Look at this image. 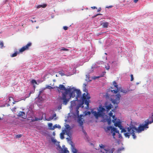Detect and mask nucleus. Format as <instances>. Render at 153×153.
I'll list each match as a JSON object with an SVG mask.
<instances>
[{"label": "nucleus", "instance_id": "obj_1", "mask_svg": "<svg viewBox=\"0 0 153 153\" xmlns=\"http://www.w3.org/2000/svg\"><path fill=\"white\" fill-rule=\"evenodd\" d=\"M78 99H76L71 101L69 107L70 113L72 114L73 117L74 119L77 118L79 115V108H84V104L81 102L79 101Z\"/></svg>", "mask_w": 153, "mask_h": 153}, {"label": "nucleus", "instance_id": "obj_2", "mask_svg": "<svg viewBox=\"0 0 153 153\" xmlns=\"http://www.w3.org/2000/svg\"><path fill=\"white\" fill-rule=\"evenodd\" d=\"M85 81L87 82V83L83 84V91L84 92H85L86 94L84 93L82 95L81 94V96L79 98V99H78V100L79 101L81 102L84 105H86L87 106L85 108H86L88 107L89 104L91 102V100H90L91 97L90 94L88 92V89L86 88V87L87 86L88 83L91 82V79L88 80L86 79Z\"/></svg>", "mask_w": 153, "mask_h": 153}, {"label": "nucleus", "instance_id": "obj_3", "mask_svg": "<svg viewBox=\"0 0 153 153\" xmlns=\"http://www.w3.org/2000/svg\"><path fill=\"white\" fill-rule=\"evenodd\" d=\"M42 134L45 136L50 137L51 142L56 146H57L56 149L59 152V153H69V151L68 150L67 148L65 147L64 145L62 146V148L59 144V142L57 141V140L54 138V137L52 136L48 131H42Z\"/></svg>", "mask_w": 153, "mask_h": 153}, {"label": "nucleus", "instance_id": "obj_4", "mask_svg": "<svg viewBox=\"0 0 153 153\" xmlns=\"http://www.w3.org/2000/svg\"><path fill=\"white\" fill-rule=\"evenodd\" d=\"M57 88L58 91L59 92H65L68 94L71 95V97H75V87H72L70 86L69 88H66L65 85L62 84H60L59 87L56 86Z\"/></svg>", "mask_w": 153, "mask_h": 153}, {"label": "nucleus", "instance_id": "obj_5", "mask_svg": "<svg viewBox=\"0 0 153 153\" xmlns=\"http://www.w3.org/2000/svg\"><path fill=\"white\" fill-rule=\"evenodd\" d=\"M111 102L108 100H106L103 105L100 103L99 104V107L102 113H103V116L107 114L111 108H113V105Z\"/></svg>", "mask_w": 153, "mask_h": 153}, {"label": "nucleus", "instance_id": "obj_6", "mask_svg": "<svg viewBox=\"0 0 153 153\" xmlns=\"http://www.w3.org/2000/svg\"><path fill=\"white\" fill-rule=\"evenodd\" d=\"M61 96L58 97V99L60 102H62L63 104L65 105L67 104L68 102L71 99V98H74L71 97V95L68 94L65 92H61Z\"/></svg>", "mask_w": 153, "mask_h": 153}, {"label": "nucleus", "instance_id": "obj_7", "mask_svg": "<svg viewBox=\"0 0 153 153\" xmlns=\"http://www.w3.org/2000/svg\"><path fill=\"white\" fill-rule=\"evenodd\" d=\"M149 124H150L146 120L142 123H140L138 125V127H136V133H139L145 130H147L149 128Z\"/></svg>", "mask_w": 153, "mask_h": 153}, {"label": "nucleus", "instance_id": "obj_8", "mask_svg": "<svg viewBox=\"0 0 153 153\" xmlns=\"http://www.w3.org/2000/svg\"><path fill=\"white\" fill-rule=\"evenodd\" d=\"M100 108L98 107L94 108H91V112L92 117H94L96 119H98L100 116V115L103 116V113H102Z\"/></svg>", "mask_w": 153, "mask_h": 153}, {"label": "nucleus", "instance_id": "obj_9", "mask_svg": "<svg viewBox=\"0 0 153 153\" xmlns=\"http://www.w3.org/2000/svg\"><path fill=\"white\" fill-rule=\"evenodd\" d=\"M122 89L121 87L118 86L117 88L111 90V92L114 94H113V96L115 97V99H116V100H120L121 96L120 93L121 92Z\"/></svg>", "mask_w": 153, "mask_h": 153}, {"label": "nucleus", "instance_id": "obj_10", "mask_svg": "<svg viewBox=\"0 0 153 153\" xmlns=\"http://www.w3.org/2000/svg\"><path fill=\"white\" fill-rule=\"evenodd\" d=\"M65 126L66 128L65 132L66 134L69 137H71L72 131L71 127L68 124H65Z\"/></svg>", "mask_w": 153, "mask_h": 153}, {"label": "nucleus", "instance_id": "obj_11", "mask_svg": "<svg viewBox=\"0 0 153 153\" xmlns=\"http://www.w3.org/2000/svg\"><path fill=\"white\" fill-rule=\"evenodd\" d=\"M45 114L42 112H39L38 113V117L34 116V119H31L32 122L42 120L43 118V115Z\"/></svg>", "mask_w": 153, "mask_h": 153}, {"label": "nucleus", "instance_id": "obj_12", "mask_svg": "<svg viewBox=\"0 0 153 153\" xmlns=\"http://www.w3.org/2000/svg\"><path fill=\"white\" fill-rule=\"evenodd\" d=\"M120 100H116V99H112L111 103L114 105H115L114 108L111 109L112 111L114 113L116 112V110L118 107V104L120 102Z\"/></svg>", "mask_w": 153, "mask_h": 153}, {"label": "nucleus", "instance_id": "obj_13", "mask_svg": "<svg viewBox=\"0 0 153 153\" xmlns=\"http://www.w3.org/2000/svg\"><path fill=\"white\" fill-rule=\"evenodd\" d=\"M106 114L104 116H103V121L104 122H107L108 125H110L112 122V120H111L112 117L108 116V115Z\"/></svg>", "mask_w": 153, "mask_h": 153}, {"label": "nucleus", "instance_id": "obj_14", "mask_svg": "<svg viewBox=\"0 0 153 153\" xmlns=\"http://www.w3.org/2000/svg\"><path fill=\"white\" fill-rule=\"evenodd\" d=\"M112 128L113 130L116 133H117L118 134H120L119 131L118 130L117 128L115 127H114L113 126H108L106 128H104L105 131L106 132H108L109 131H110V129Z\"/></svg>", "mask_w": 153, "mask_h": 153}, {"label": "nucleus", "instance_id": "obj_15", "mask_svg": "<svg viewBox=\"0 0 153 153\" xmlns=\"http://www.w3.org/2000/svg\"><path fill=\"white\" fill-rule=\"evenodd\" d=\"M132 127L133 126H131L127 127L128 131L124 132V135L125 137H127L128 138H129L130 135L131 134ZM126 131V130L124 131V132Z\"/></svg>", "mask_w": 153, "mask_h": 153}, {"label": "nucleus", "instance_id": "obj_16", "mask_svg": "<svg viewBox=\"0 0 153 153\" xmlns=\"http://www.w3.org/2000/svg\"><path fill=\"white\" fill-rule=\"evenodd\" d=\"M112 118H113L112 122L114 123L115 126H117L118 124H121V122H120V120L118 119L115 115H114Z\"/></svg>", "mask_w": 153, "mask_h": 153}, {"label": "nucleus", "instance_id": "obj_17", "mask_svg": "<svg viewBox=\"0 0 153 153\" xmlns=\"http://www.w3.org/2000/svg\"><path fill=\"white\" fill-rule=\"evenodd\" d=\"M32 45V43L31 42H29L25 45L23 46L20 49V51L22 53L25 51L28 50Z\"/></svg>", "mask_w": 153, "mask_h": 153}, {"label": "nucleus", "instance_id": "obj_18", "mask_svg": "<svg viewBox=\"0 0 153 153\" xmlns=\"http://www.w3.org/2000/svg\"><path fill=\"white\" fill-rule=\"evenodd\" d=\"M104 97L105 98L106 100H108L109 101H111L112 102V99H115V97L113 96V94L110 96L108 92H107L105 95H104Z\"/></svg>", "mask_w": 153, "mask_h": 153}, {"label": "nucleus", "instance_id": "obj_19", "mask_svg": "<svg viewBox=\"0 0 153 153\" xmlns=\"http://www.w3.org/2000/svg\"><path fill=\"white\" fill-rule=\"evenodd\" d=\"M27 115V116L28 118H31V119H34V113L32 110H30L28 109V111L26 112Z\"/></svg>", "mask_w": 153, "mask_h": 153}, {"label": "nucleus", "instance_id": "obj_20", "mask_svg": "<svg viewBox=\"0 0 153 153\" xmlns=\"http://www.w3.org/2000/svg\"><path fill=\"white\" fill-rule=\"evenodd\" d=\"M59 73L61 76H70L72 75V74L69 72H65L63 70H62L59 71Z\"/></svg>", "mask_w": 153, "mask_h": 153}, {"label": "nucleus", "instance_id": "obj_21", "mask_svg": "<svg viewBox=\"0 0 153 153\" xmlns=\"http://www.w3.org/2000/svg\"><path fill=\"white\" fill-rule=\"evenodd\" d=\"M99 147L101 153H102L103 152L105 153H106V150L105 149H107V147H106L105 145L101 144L99 145Z\"/></svg>", "mask_w": 153, "mask_h": 153}, {"label": "nucleus", "instance_id": "obj_22", "mask_svg": "<svg viewBox=\"0 0 153 153\" xmlns=\"http://www.w3.org/2000/svg\"><path fill=\"white\" fill-rule=\"evenodd\" d=\"M75 90V93H76V96L75 97V99L76 100L79 99L78 98H79L80 96H81L82 92L79 89L76 88Z\"/></svg>", "mask_w": 153, "mask_h": 153}, {"label": "nucleus", "instance_id": "obj_23", "mask_svg": "<svg viewBox=\"0 0 153 153\" xmlns=\"http://www.w3.org/2000/svg\"><path fill=\"white\" fill-rule=\"evenodd\" d=\"M137 131L136 127H135L134 126H133L131 132V134L133 138L134 139H135L136 138V136L135 134V133Z\"/></svg>", "mask_w": 153, "mask_h": 153}, {"label": "nucleus", "instance_id": "obj_24", "mask_svg": "<svg viewBox=\"0 0 153 153\" xmlns=\"http://www.w3.org/2000/svg\"><path fill=\"white\" fill-rule=\"evenodd\" d=\"M146 120L150 124L153 123V112L149 116L148 118Z\"/></svg>", "mask_w": 153, "mask_h": 153}, {"label": "nucleus", "instance_id": "obj_25", "mask_svg": "<svg viewBox=\"0 0 153 153\" xmlns=\"http://www.w3.org/2000/svg\"><path fill=\"white\" fill-rule=\"evenodd\" d=\"M35 102L37 101L39 103H42L44 100L42 97L40 95V94H38L37 97L36 98Z\"/></svg>", "mask_w": 153, "mask_h": 153}, {"label": "nucleus", "instance_id": "obj_26", "mask_svg": "<svg viewBox=\"0 0 153 153\" xmlns=\"http://www.w3.org/2000/svg\"><path fill=\"white\" fill-rule=\"evenodd\" d=\"M109 23L107 22H103L102 21H101L100 23V25L102 26V28H108Z\"/></svg>", "mask_w": 153, "mask_h": 153}, {"label": "nucleus", "instance_id": "obj_27", "mask_svg": "<svg viewBox=\"0 0 153 153\" xmlns=\"http://www.w3.org/2000/svg\"><path fill=\"white\" fill-rule=\"evenodd\" d=\"M19 117H21L22 118H25L26 117L25 112L23 111H20L17 115Z\"/></svg>", "mask_w": 153, "mask_h": 153}, {"label": "nucleus", "instance_id": "obj_28", "mask_svg": "<svg viewBox=\"0 0 153 153\" xmlns=\"http://www.w3.org/2000/svg\"><path fill=\"white\" fill-rule=\"evenodd\" d=\"M14 52V53L11 54L10 55V56L12 57H13L16 56L17 55L20 53H22V52L20 51V49L19 50V51H17V49L16 48L15 49Z\"/></svg>", "mask_w": 153, "mask_h": 153}, {"label": "nucleus", "instance_id": "obj_29", "mask_svg": "<svg viewBox=\"0 0 153 153\" xmlns=\"http://www.w3.org/2000/svg\"><path fill=\"white\" fill-rule=\"evenodd\" d=\"M57 104H58L57 107V108L58 110H59L60 109H62V104H63V103L62 102H60L58 99V97L57 98Z\"/></svg>", "mask_w": 153, "mask_h": 153}, {"label": "nucleus", "instance_id": "obj_30", "mask_svg": "<svg viewBox=\"0 0 153 153\" xmlns=\"http://www.w3.org/2000/svg\"><path fill=\"white\" fill-rule=\"evenodd\" d=\"M70 144L71 145V150L73 153H77L78 152L77 149L75 148L74 145H72V142L71 141L70 143Z\"/></svg>", "mask_w": 153, "mask_h": 153}, {"label": "nucleus", "instance_id": "obj_31", "mask_svg": "<svg viewBox=\"0 0 153 153\" xmlns=\"http://www.w3.org/2000/svg\"><path fill=\"white\" fill-rule=\"evenodd\" d=\"M106 150L105 153H113L114 151V148H112L111 149L110 147H107V149H105Z\"/></svg>", "mask_w": 153, "mask_h": 153}, {"label": "nucleus", "instance_id": "obj_32", "mask_svg": "<svg viewBox=\"0 0 153 153\" xmlns=\"http://www.w3.org/2000/svg\"><path fill=\"white\" fill-rule=\"evenodd\" d=\"M37 81L38 82H37V81L35 79H32L30 81L31 84L32 85H34V84L36 85H38L39 83L42 82L40 80H38Z\"/></svg>", "mask_w": 153, "mask_h": 153}, {"label": "nucleus", "instance_id": "obj_33", "mask_svg": "<svg viewBox=\"0 0 153 153\" xmlns=\"http://www.w3.org/2000/svg\"><path fill=\"white\" fill-rule=\"evenodd\" d=\"M110 133L113 136V138L115 140H117V139H116L115 137L116 133L112 128H111L110 129Z\"/></svg>", "mask_w": 153, "mask_h": 153}, {"label": "nucleus", "instance_id": "obj_34", "mask_svg": "<svg viewBox=\"0 0 153 153\" xmlns=\"http://www.w3.org/2000/svg\"><path fill=\"white\" fill-rule=\"evenodd\" d=\"M78 126L80 127L81 128H84L83 123L82 120H79L77 121Z\"/></svg>", "mask_w": 153, "mask_h": 153}, {"label": "nucleus", "instance_id": "obj_35", "mask_svg": "<svg viewBox=\"0 0 153 153\" xmlns=\"http://www.w3.org/2000/svg\"><path fill=\"white\" fill-rule=\"evenodd\" d=\"M48 128L49 129L53 130H54V126H53V124L51 123H49L48 124Z\"/></svg>", "mask_w": 153, "mask_h": 153}, {"label": "nucleus", "instance_id": "obj_36", "mask_svg": "<svg viewBox=\"0 0 153 153\" xmlns=\"http://www.w3.org/2000/svg\"><path fill=\"white\" fill-rule=\"evenodd\" d=\"M133 90L130 89L128 88L127 90H123V89L121 91V92L123 93L124 94H126L128 92L130 91H133Z\"/></svg>", "mask_w": 153, "mask_h": 153}, {"label": "nucleus", "instance_id": "obj_37", "mask_svg": "<svg viewBox=\"0 0 153 153\" xmlns=\"http://www.w3.org/2000/svg\"><path fill=\"white\" fill-rule=\"evenodd\" d=\"M11 98L12 99H13V104H15V102H19V101L21 100H20V99H19V100H14V99H13V97H9V98H8V99H7V100H9V101H10V98Z\"/></svg>", "mask_w": 153, "mask_h": 153}, {"label": "nucleus", "instance_id": "obj_38", "mask_svg": "<svg viewBox=\"0 0 153 153\" xmlns=\"http://www.w3.org/2000/svg\"><path fill=\"white\" fill-rule=\"evenodd\" d=\"M140 123H137V122H133V123H131L130 124V126H134V127H136L135 126H137L138 125V124H140Z\"/></svg>", "mask_w": 153, "mask_h": 153}, {"label": "nucleus", "instance_id": "obj_39", "mask_svg": "<svg viewBox=\"0 0 153 153\" xmlns=\"http://www.w3.org/2000/svg\"><path fill=\"white\" fill-rule=\"evenodd\" d=\"M68 115L67 116V119L65 120V121L66 122H69L70 121V120L68 118L71 117L72 116H73L72 114V115H70V113H69L68 114Z\"/></svg>", "mask_w": 153, "mask_h": 153}, {"label": "nucleus", "instance_id": "obj_40", "mask_svg": "<svg viewBox=\"0 0 153 153\" xmlns=\"http://www.w3.org/2000/svg\"><path fill=\"white\" fill-rule=\"evenodd\" d=\"M55 87L56 88V87H53L49 85H46V87H45V89H49L51 90V89H53V88H54Z\"/></svg>", "mask_w": 153, "mask_h": 153}, {"label": "nucleus", "instance_id": "obj_41", "mask_svg": "<svg viewBox=\"0 0 153 153\" xmlns=\"http://www.w3.org/2000/svg\"><path fill=\"white\" fill-rule=\"evenodd\" d=\"M60 51H69V50L67 48L64 47H61V48H60Z\"/></svg>", "mask_w": 153, "mask_h": 153}, {"label": "nucleus", "instance_id": "obj_42", "mask_svg": "<svg viewBox=\"0 0 153 153\" xmlns=\"http://www.w3.org/2000/svg\"><path fill=\"white\" fill-rule=\"evenodd\" d=\"M113 85L114 86V87L115 88H117L118 87V85L117 82H116V81H114L113 82Z\"/></svg>", "mask_w": 153, "mask_h": 153}, {"label": "nucleus", "instance_id": "obj_43", "mask_svg": "<svg viewBox=\"0 0 153 153\" xmlns=\"http://www.w3.org/2000/svg\"><path fill=\"white\" fill-rule=\"evenodd\" d=\"M28 94H26L24 97H21L20 99V100H25L26 98H28V97H28Z\"/></svg>", "mask_w": 153, "mask_h": 153}, {"label": "nucleus", "instance_id": "obj_44", "mask_svg": "<svg viewBox=\"0 0 153 153\" xmlns=\"http://www.w3.org/2000/svg\"><path fill=\"white\" fill-rule=\"evenodd\" d=\"M54 129L56 128L60 129L61 128V126L59 124H56L54 125Z\"/></svg>", "mask_w": 153, "mask_h": 153}, {"label": "nucleus", "instance_id": "obj_45", "mask_svg": "<svg viewBox=\"0 0 153 153\" xmlns=\"http://www.w3.org/2000/svg\"><path fill=\"white\" fill-rule=\"evenodd\" d=\"M84 139L86 140L88 142H89L90 141V139L88 135V134H87L85 136Z\"/></svg>", "mask_w": 153, "mask_h": 153}, {"label": "nucleus", "instance_id": "obj_46", "mask_svg": "<svg viewBox=\"0 0 153 153\" xmlns=\"http://www.w3.org/2000/svg\"><path fill=\"white\" fill-rule=\"evenodd\" d=\"M112 110L110 111L109 112H108L107 114H108V116L110 117H113L114 116V115H113V113L112 112Z\"/></svg>", "mask_w": 153, "mask_h": 153}, {"label": "nucleus", "instance_id": "obj_47", "mask_svg": "<svg viewBox=\"0 0 153 153\" xmlns=\"http://www.w3.org/2000/svg\"><path fill=\"white\" fill-rule=\"evenodd\" d=\"M91 112L90 111H88V110H86L85 112V115H90L91 114Z\"/></svg>", "mask_w": 153, "mask_h": 153}, {"label": "nucleus", "instance_id": "obj_48", "mask_svg": "<svg viewBox=\"0 0 153 153\" xmlns=\"http://www.w3.org/2000/svg\"><path fill=\"white\" fill-rule=\"evenodd\" d=\"M64 134L62 132H61L60 134V139L63 140L64 138Z\"/></svg>", "mask_w": 153, "mask_h": 153}, {"label": "nucleus", "instance_id": "obj_49", "mask_svg": "<svg viewBox=\"0 0 153 153\" xmlns=\"http://www.w3.org/2000/svg\"><path fill=\"white\" fill-rule=\"evenodd\" d=\"M99 67H100L99 66L97 65L96 64H95L92 65L91 66V69H93L95 68H97Z\"/></svg>", "mask_w": 153, "mask_h": 153}, {"label": "nucleus", "instance_id": "obj_50", "mask_svg": "<svg viewBox=\"0 0 153 153\" xmlns=\"http://www.w3.org/2000/svg\"><path fill=\"white\" fill-rule=\"evenodd\" d=\"M7 105V107H8V106H10V104H7V103L6 102H5V104H2L1 105V107H5V106H6Z\"/></svg>", "mask_w": 153, "mask_h": 153}, {"label": "nucleus", "instance_id": "obj_51", "mask_svg": "<svg viewBox=\"0 0 153 153\" xmlns=\"http://www.w3.org/2000/svg\"><path fill=\"white\" fill-rule=\"evenodd\" d=\"M105 73L106 72L105 71L102 72L101 74H100L99 76H98L99 78H100V77H103L104 76L105 74Z\"/></svg>", "mask_w": 153, "mask_h": 153}, {"label": "nucleus", "instance_id": "obj_52", "mask_svg": "<svg viewBox=\"0 0 153 153\" xmlns=\"http://www.w3.org/2000/svg\"><path fill=\"white\" fill-rule=\"evenodd\" d=\"M45 88H42V89L40 90L39 92V94H40L42 92H43L44 91V90H45Z\"/></svg>", "mask_w": 153, "mask_h": 153}, {"label": "nucleus", "instance_id": "obj_53", "mask_svg": "<svg viewBox=\"0 0 153 153\" xmlns=\"http://www.w3.org/2000/svg\"><path fill=\"white\" fill-rule=\"evenodd\" d=\"M22 135L21 134H16L15 136V137L16 138H21Z\"/></svg>", "mask_w": 153, "mask_h": 153}, {"label": "nucleus", "instance_id": "obj_54", "mask_svg": "<svg viewBox=\"0 0 153 153\" xmlns=\"http://www.w3.org/2000/svg\"><path fill=\"white\" fill-rule=\"evenodd\" d=\"M4 47V43L2 41H0V47L2 48L3 47Z\"/></svg>", "mask_w": 153, "mask_h": 153}, {"label": "nucleus", "instance_id": "obj_55", "mask_svg": "<svg viewBox=\"0 0 153 153\" xmlns=\"http://www.w3.org/2000/svg\"><path fill=\"white\" fill-rule=\"evenodd\" d=\"M125 149L124 147H121L118 148L117 150H118L120 152L121 151L124 150Z\"/></svg>", "mask_w": 153, "mask_h": 153}, {"label": "nucleus", "instance_id": "obj_56", "mask_svg": "<svg viewBox=\"0 0 153 153\" xmlns=\"http://www.w3.org/2000/svg\"><path fill=\"white\" fill-rule=\"evenodd\" d=\"M82 132L83 133V134H84L85 136L87 134V132L85 131V129H84V128H82Z\"/></svg>", "mask_w": 153, "mask_h": 153}, {"label": "nucleus", "instance_id": "obj_57", "mask_svg": "<svg viewBox=\"0 0 153 153\" xmlns=\"http://www.w3.org/2000/svg\"><path fill=\"white\" fill-rule=\"evenodd\" d=\"M106 32H100L99 33H97V36H99L100 35L102 34H103L104 33H106Z\"/></svg>", "mask_w": 153, "mask_h": 153}, {"label": "nucleus", "instance_id": "obj_58", "mask_svg": "<svg viewBox=\"0 0 153 153\" xmlns=\"http://www.w3.org/2000/svg\"><path fill=\"white\" fill-rule=\"evenodd\" d=\"M92 79L94 80H96L97 79L99 78V76H94L92 78Z\"/></svg>", "mask_w": 153, "mask_h": 153}, {"label": "nucleus", "instance_id": "obj_59", "mask_svg": "<svg viewBox=\"0 0 153 153\" xmlns=\"http://www.w3.org/2000/svg\"><path fill=\"white\" fill-rule=\"evenodd\" d=\"M68 27L66 26H64L63 27V29L65 30H68Z\"/></svg>", "mask_w": 153, "mask_h": 153}, {"label": "nucleus", "instance_id": "obj_60", "mask_svg": "<svg viewBox=\"0 0 153 153\" xmlns=\"http://www.w3.org/2000/svg\"><path fill=\"white\" fill-rule=\"evenodd\" d=\"M41 5H42V7L44 8L46 7L47 6V4H46L43 3L42 4H41Z\"/></svg>", "mask_w": 153, "mask_h": 153}, {"label": "nucleus", "instance_id": "obj_61", "mask_svg": "<svg viewBox=\"0 0 153 153\" xmlns=\"http://www.w3.org/2000/svg\"><path fill=\"white\" fill-rule=\"evenodd\" d=\"M130 77H131V81H133L134 79V78L133 76V75L132 74H131L130 75Z\"/></svg>", "mask_w": 153, "mask_h": 153}, {"label": "nucleus", "instance_id": "obj_62", "mask_svg": "<svg viewBox=\"0 0 153 153\" xmlns=\"http://www.w3.org/2000/svg\"><path fill=\"white\" fill-rule=\"evenodd\" d=\"M56 114L55 113H54L53 114H52V117H51V119H52L54 117H56Z\"/></svg>", "mask_w": 153, "mask_h": 153}, {"label": "nucleus", "instance_id": "obj_63", "mask_svg": "<svg viewBox=\"0 0 153 153\" xmlns=\"http://www.w3.org/2000/svg\"><path fill=\"white\" fill-rule=\"evenodd\" d=\"M117 140V143L118 144H120V143L121 142L120 140L119 139H117L116 140Z\"/></svg>", "mask_w": 153, "mask_h": 153}, {"label": "nucleus", "instance_id": "obj_64", "mask_svg": "<svg viewBox=\"0 0 153 153\" xmlns=\"http://www.w3.org/2000/svg\"><path fill=\"white\" fill-rule=\"evenodd\" d=\"M118 138L120 139H122L123 137L121 134H118Z\"/></svg>", "mask_w": 153, "mask_h": 153}]
</instances>
